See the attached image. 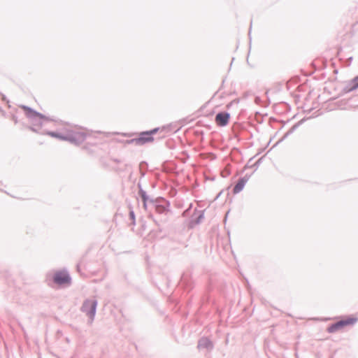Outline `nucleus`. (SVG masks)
<instances>
[{
    "instance_id": "1",
    "label": "nucleus",
    "mask_w": 358,
    "mask_h": 358,
    "mask_svg": "<svg viewBox=\"0 0 358 358\" xmlns=\"http://www.w3.org/2000/svg\"><path fill=\"white\" fill-rule=\"evenodd\" d=\"M20 108L24 110L26 117L31 123V125L28 127L29 129L35 133L41 134L39 130L45 122L56 121L53 117L46 116L28 106L20 105Z\"/></svg>"
},
{
    "instance_id": "2",
    "label": "nucleus",
    "mask_w": 358,
    "mask_h": 358,
    "mask_svg": "<svg viewBox=\"0 0 358 358\" xmlns=\"http://www.w3.org/2000/svg\"><path fill=\"white\" fill-rule=\"evenodd\" d=\"M88 134L83 131L68 129L65 133V141L75 145H79L87 138Z\"/></svg>"
},
{
    "instance_id": "3",
    "label": "nucleus",
    "mask_w": 358,
    "mask_h": 358,
    "mask_svg": "<svg viewBox=\"0 0 358 358\" xmlns=\"http://www.w3.org/2000/svg\"><path fill=\"white\" fill-rule=\"evenodd\" d=\"M170 202L164 197H157L156 203L151 208L148 217L152 218L156 223V220L153 218V215L151 213L152 210L158 214L166 213L169 211Z\"/></svg>"
},
{
    "instance_id": "4",
    "label": "nucleus",
    "mask_w": 358,
    "mask_h": 358,
    "mask_svg": "<svg viewBox=\"0 0 358 358\" xmlns=\"http://www.w3.org/2000/svg\"><path fill=\"white\" fill-rule=\"evenodd\" d=\"M97 304V300L87 299L83 301L80 310L83 313H86L90 319L94 320L96 312Z\"/></svg>"
},
{
    "instance_id": "5",
    "label": "nucleus",
    "mask_w": 358,
    "mask_h": 358,
    "mask_svg": "<svg viewBox=\"0 0 358 358\" xmlns=\"http://www.w3.org/2000/svg\"><path fill=\"white\" fill-rule=\"evenodd\" d=\"M137 187L138 188V196L141 199L143 202V206L145 210H148L151 209L152 206L156 203L157 198L154 199L150 197L145 191L143 187L141 182L139 181L137 184Z\"/></svg>"
},
{
    "instance_id": "6",
    "label": "nucleus",
    "mask_w": 358,
    "mask_h": 358,
    "mask_svg": "<svg viewBox=\"0 0 358 358\" xmlns=\"http://www.w3.org/2000/svg\"><path fill=\"white\" fill-rule=\"evenodd\" d=\"M53 282L59 285H70L71 283V277L66 270L57 271L53 277Z\"/></svg>"
},
{
    "instance_id": "7",
    "label": "nucleus",
    "mask_w": 358,
    "mask_h": 358,
    "mask_svg": "<svg viewBox=\"0 0 358 358\" xmlns=\"http://www.w3.org/2000/svg\"><path fill=\"white\" fill-rule=\"evenodd\" d=\"M204 210H198L195 208L193 213L189 215L187 227L193 229L196 225L199 224L204 218Z\"/></svg>"
},
{
    "instance_id": "8",
    "label": "nucleus",
    "mask_w": 358,
    "mask_h": 358,
    "mask_svg": "<svg viewBox=\"0 0 358 358\" xmlns=\"http://www.w3.org/2000/svg\"><path fill=\"white\" fill-rule=\"evenodd\" d=\"M230 114L227 111H221L216 114L215 121L218 127H225L229 124Z\"/></svg>"
},
{
    "instance_id": "9",
    "label": "nucleus",
    "mask_w": 358,
    "mask_h": 358,
    "mask_svg": "<svg viewBox=\"0 0 358 358\" xmlns=\"http://www.w3.org/2000/svg\"><path fill=\"white\" fill-rule=\"evenodd\" d=\"M250 176L251 174H245L243 177H241L238 179L233 188V193L234 194H238L243 189Z\"/></svg>"
},
{
    "instance_id": "10",
    "label": "nucleus",
    "mask_w": 358,
    "mask_h": 358,
    "mask_svg": "<svg viewBox=\"0 0 358 358\" xmlns=\"http://www.w3.org/2000/svg\"><path fill=\"white\" fill-rule=\"evenodd\" d=\"M197 348L199 350L206 349L207 350H212L214 348V345L209 338L203 336L199 338Z\"/></svg>"
},
{
    "instance_id": "11",
    "label": "nucleus",
    "mask_w": 358,
    "mask_h": 358,
    "mask_svg": "<svg viewBox=\"0 0 358 358\" xmlns=\"http://www.w3.org/2000/svg\"><path fill=\"white\" fill-rule=\"evenodd\" d=\"M358 88V76L352 79L342 90L343 94L352 92Z\"/></svg>"
},
{
    "instance_id": "12",
    "label": "nucleus",
    "mask_w": 358,
    "mask_h": 358,
    "mask_svg": "<svg viewBox=\"0 0 358 358\" xmlns=\"http://www.w3.org/2000/svg\"><path fill=\"white\" fill-rule=\"evenodd\" d=\"M159 130V127H156L150 130L141 131L142 136L145 141V143L153 142L155 138L153 136L156 134Z\"/></svg>"
},
{
    "instance_id": "13",
    "label": "nucleus",
    "mask_w": 358,
    "mask_h": 358,
    "mask_svg": "<svg viewBox=\"0 0 358 358\" xmlns=\"http://www.w3.org/2000/svg\"><path fill=\"white\" fill-rule=\"evenodd\" d=\"M357 321L358 318L353 315H348L340 320L343 328L347 326H353Z\"/></svg>"
},
{
    "instance_id": "14",
    "label": "nucleus",
    "mask_w": 358,
    "mask_h": 358,
    "mask_svg": "<svg viewBox=\"0 0 358 358\" xmlns=\"http://www.w3.org/2000/svg\"><path fill=\"white\" fill-rule=\"evenodd\" d=\"M138 136L136 138H133L131 139L126 140L124 141L125 144H135L136 145H143L145 143V141L142 136L141 132L137 134Z\"/></svg>"
},
{
    "instance_id": "15",
    "label": "nucleus",
    "mask_w": 358,
    "mask_h": 358,
    "mask_svg": "<svg viewBox=\"0 0 358 358\" xmlns=\"http://www.w3.org/2000/svg\"><path fill=\"white\" fill-rule=\"evenodd\" d=\"M305 121L304 119L301 120L296 124H294L284 135L275 144V146L277 144L280 143L285 138H287L289 135L294 132V131Z\"/></svg>"
},
{
    "instance_id": "16",
    "label": "nucleus",
    "mask_w": 358,
    "mask_h": 358,
    "mask_svg": "<svg viewBox=\"0 0 358 358\" xmlns=\"http://www.w3.org/2000/svg\"><path fill=\"white\" fill-rule=\"evenodd\" d=\"M180 283L181 286L188 290L192 289L193 287L192 280L185 275H182Z\"/></svg>"
},
{
    "instance_id": "17",
    "label": "nucleus",
    "mask_w": 358,
    "mask_h": 358,
    "mask_svg": "<svg viewBox=\"0 0 358 358\" xmlns=\"http://www.w3.org/2000/svg\"><path fill=\"white\" fill-rule=\"evenodd\" d=\"M341 329H343V327L340 320H338L336 322L330 324L327 329V331L329 334H332L336 332L337 331Z\"/></svg>"
},
{
    "instance_id": "18",
    "label": "nucleus",
    "mask_w": 358,
    "mask_h": 358,
    "mask_svg": "<svg viewBox=\"0 0 358 358\" xmlns=\"http://www.w3.org/2000/svg\"><path fill=\"white\" fill-rule=\"evenodd\" d=\"M41 134H45L52 138H58L59 140L65 141V134H62L57 131H44Z\"/></svg>"
},
{
    "instance_id": "19",
    "label": "nucleus",
    "mask_w": 358,
    "mask_h": 358,
    "mask_svg": "<svg viewBox=\"0 0 358 358\" xmlns=\"http://www.w3.org/2000/svg\"><path fill=\"white\" fill-rule=\"evenodd\" d=\"M129 220L131 221V224L133 225H135L136 224L135 213H134L133 208L131 205L129 206Z\"/></svg>"
},
{
    "instance_id": "20",
    "label": "nucleus",
    "mask_w": 358,
    "mask_h": 358,
    "mask_svg": "<svg viewBox=\"0 0 358 358\" xmlns=\"http://www.w3.org/2000/svg\"><path fill=\"white\" fill-rule=\"evenodd\" d=\"M192 207H193V204L192 203H189V206L182 212V217L189 216L191 213Z\"/></svg>"
},
{
    "instance_id": "21",
    "label": "nucleus",
    "mask_w": 358,
    "mask_h": 358,
    "mask_svg": "<svg viewBox=\"0 0 358 358\" xmlns=\"http://www.w3.org/2000/svg\"><path fill=\"white\" fill-rule=\"evenodd\" d=\"M264 158V156L258 159L251 167L255 168V171H256L258 169L259 166L262 163Z\"/></svg>"
},
{
    "instance_id": "22",
    "label": "nucleus",
    "mask_w": 358,
    "mask_h": 358,
    "mask_svg": "<svg viewBox=\"0 0 358 358\" xmlns=\"http://www.w3.org/2000/svg\"><path fill=\"white\" fill-rule=\"evenodd\" d=\"M148 168V164L145 161H142L139 164V169H142L143 171H145Z\"/></svg>"
},
{
    "instance_id": "23",
    "label": "nucleus",
    "mask_w": 358,
    "mask_h": 358,
    "mask_svg": "<svg viewBox=\"0 0 358 358\" xmlns=\"http://www.w3.org/2000/svg\"><path fill=\"white\" fill-rule=\"evenodd\" d=\"M239 102V99H236L234 100H233L232 101H231L228 105H227V108H229L232 104L234 103H238Z\"/></svg>"
},
{
    "instance_id": "24",
    "label": "nucleus",
    "mask_w": 358,
    "mask_h": 358,
    "mask_svg": "<svg viewBox=\"0 0 358 358\" xmlns=\"http://www.w3.org/2000/svg\"><path fill=\"white\" fill-rule=\"evenodd\" d=\"M11 118L15 124H17L18 122L17 117L15 115H12Z\"/></svg>"
},
{
    "instance_id": "25",
    "label": "nucleus",
    "mask_w": 358,
    "mask_h": 358,
    "mask_svg": "<svg viewBox=\"0 0 358 358\" xmlns=\"http://www.w3.org/2000/svg\"><path fill=\"white\" fill-rule=\"evenodd\" d=\"M139 171H140V174H141V178H143L145 176L146 171H143L142 169H139Z\"/></svg>"
},
{
    "instance_id": "26",
    "label": "nucleus",
    "mask_w": 358,
    "mask_h": 358,
    "mask_svg": "<svg viewBox=\"0 0 358 358\" xmlns=\"http://www.w3.org/2000/svg\"><path fill=\"white\" fill-rule=\"evenodd\" d=\"M122 135L124 136L131 137V136H134V134H132V133H124Z\"/></svg>"
},
{
    "instance_id": "27",
    "label": "nucleus",
    "mask_w": 358,
    "mask_h": 358,
    "mask_svg": "<svg viewBox=\"0 0 358 358\" xmlns=\"http://www.w3.org/2000/svg\"><path fill=\"white\" fill-rule=\"evenodd\" d=\"M113 161L114 162H115V163H120V162H121V161H120V159H113Z\"/></svg>"
},
{
    "instance_id": "28",
    "label": "nucleus",
    "mask_w": 358,
    "mask_h": 358,
    "mask_svg": "<svg viewBox=\"0 0 358 358\" xmlns=\"http://www.w3.org/2000/svg\"><path fill=\"white\" fill-rule=\"evenodd\" d=\"M222 192H223V190H222L221 192H219V194L217 195V196H216L215 199H218V198L220 196V195L222 194Z\"/></svg>"
},
{
    "instance_id": "29",
    "label": "nucleus",
    "mask_w": 358,
    "mask_h": 358,
    "mask_svg": "<svg viewBox=\"0 0 358 358\" xmlns=\"http://www.w3.org/2000/svg\"><path fill=\"white\" fill-rule=\"evenodd\" d=\"M0 112L4 115L5 114V111L3 110V108L0 106Z\"/></svg>"
},
{
    "instance_id": "30",
    "label": "nucleus",
    "mask_w": 358,
    "mask_h": 358,
    "mask_svg": "<svg viewBox=\"0 0 358 358\" xmlns=\"http://www.w3.org/2000/svg\"><path fill=\"white\" fill-rule=\"evenodd\" d=\"M2 95V100L3 101H6V97L4 94H1Z\"/></svg>"
},
{
    "instance_id": "31",
    "label": "nucleus",
    "mask_w": 358,
    "mask_h": 358,
    "mask_svg": "<svg viewBox=\"0 0 358 358\" xmlns=\"http://www.w3.org/2000/svg\"><path fill=\"white\" fill-rule=\"evenodd\" d=\"M283 104H284L285 106H287V107H288V108H290V107H289V106L287 103H283Z\"/></svg>"
},
{
    "instance_id": "32",
    "label": "nucleus",
    "mask_w": 358,
    "mask_h": 358,
    "mask_svg": "<svg viewBox=\"0 0 358 358\" xmlns=\"http://www.w3.org/2000/svg\"><path fill=\"white\" fill-rule=\"evenodd\" d=\"M255 99H256V101H259V100L260 99H259V97H256V98H255Z\"/></svg>"
},
{
    "instance_id": "33",
    "label": "nucleus",
    "mask_w": 358,
    "mask_h": 358,
    "mask_svg": "<svg viewBox=\"0 0 358 358\" xmlns=\"http://www.w3.org/2000/svg\"><path fill=\"white\" fill-rule=\"evenodd\" d=\"M77 269H78V271H79V269H80V266H79V264H78V265H77Z\"/></svg>"
},
{
    "instance_id": "34",
    "label": "nucleus",
    "mask_w": 358,
    "mask_h": 358,
    "mask_svg": "<svg viewBox=\"0 0 358 358\" xmlns=\"http://www.w3.org/2000/svg\"><path fill=\"white\" fill-rule=\"evenodd\" d=\"M352 60V57H350L349 58V61H350V62H351Z\"/></svg>"
},
{
    "instance_id": "35",
    "label": "nucleus",
    "mask_w": 358,
    "mask_h": 358,
    "mask_svg": "<svg viewBox=\"0 0 358 358\" xmlns=\"http://www.w3.org/2000/svg\"><path fill=\"white\" fill-rule=\"evenodd\" d=\"M334 73H338V70H336H336H334Z\"/></svg>"
},
{
    "instance_id": "36",
    "label": "nucleus",
    "mask_w": 358,
    "mask_h": 358,
    "mask_svg": "<svg viewBox=\"0 0 358 358\" xmlns=\"http://www.w3.org/2000/svg\"><path fill=\"white\" fill-rule=\"evenodd\" d=\"M165 129H166V127H162V130H164Z\"/></svg>"
}]
</instances>
